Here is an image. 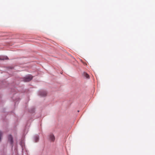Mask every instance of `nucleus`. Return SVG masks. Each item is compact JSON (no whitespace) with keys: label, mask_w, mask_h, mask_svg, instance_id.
<instances>
[{"label":"nucleus","mask_w":155,"mask_h":155,"mask_svg":"<svg viewBox=\"0 0 155 155\" xmlns=\"http://www.w3.org/2000/svg\"><path fill=\"white\" fill-rule=\"evenodd\" d=\"M33 77L31 75H29L24 78V80L25 82H28L32 79Z\"/></svg>","instance_id":"nucleus-1"},{"label":"nucleus","mask_w":155,"mask_h":155,"mask_svg":"<svg viewBox=\"0 0 155 155\" xmlns=\"http://www.w3.org/2000/svg\"><path fill=\"white\" fill-rule=\"evenodd\" d=\"M48 137L49 140L51 142H54L55 140L54 135L52 134H51L49 135Z\"/></svg>","instance_id":"nucleus-2"},{"label":"nucleus","mask_w":155,"mask_h":155,"mask_svg":"<svg viewBox=\"0 0 155 155\" xmlns=\"http://www.w3.org/2000/svg\"><path fill=\"white\" fill-rule=\"evenodd\" d=\"M47 93L45 91H40L39 92V94L41 97H45L47 95Z\"/></svg>","instance_id":"nucleus-3"},{"label":"nucleus","mask_w":155,"mask_h":155,"mask_svg":"<svg viewBox=\"0 0 155 155\" xmlns=\"http://www.w3.org/2000/svg\"><path fill=\"white\" fill-rule=\"evenodd\" d=\"M8 139L9 141L12 144L13 143V139L11 135H10L8 136Z\"/></svg>","instance_id":"nucleus-4"},{"label":"nucleus","mask_w":155,"mask_h":155,"mask_svg":"<svg viewBox=\"0 0 155 155\" xmlns=\"http://www.w3.org/2000/svg\"><path fill=\"white\" fill-rule=\"evenodd\" d=\"M34 139L35 142H37L38 141L39 139V136L38 135H36L34 137Z\"/></svg>","instance_id":"nucleus-5"},{"label":"nucleus","mask_w":155,"mask_h":155,"mask_svg":"<svg viewBox=\"0 0 155 155\" xmlns=\"http://www.w3.org/2000/svg\"><path fill=\"white\" fill-rule=\"evenodd\" d=\"M83 75L87 78H89V75L86 72L83 73Z\"/></svg>","instance_id":"nucleus-6"},{"label":"nucleus","mask_w":155,"mask_h":155,"mask_svg":"<svg viewBox=\"0 0 155 155\" xmlns=\"http://www.w3.org/2000/svg\"><path fill=\"white\" fill-rule=\"evenodd\" d=\"M8 58L7 57L5 56H0V60H3L4 59H7Z\"/></svg>","instance_id":"nucleus-7"}]
</instances>
